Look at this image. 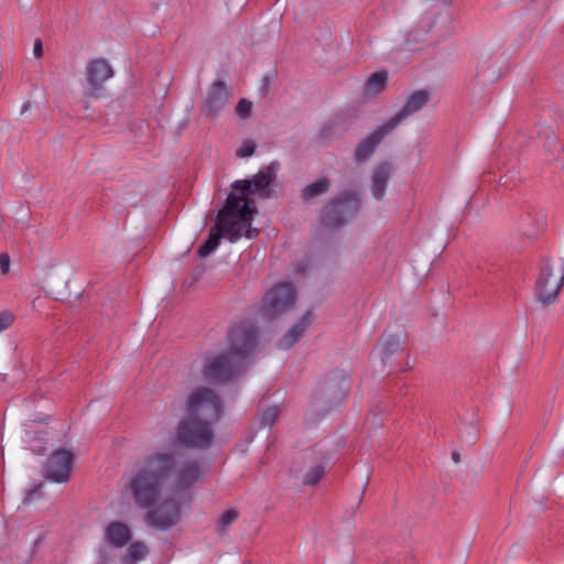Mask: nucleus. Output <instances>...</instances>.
<instances>
[{
  "label": "nucleus",
  "mask_w": 564,
  "mask_h": 564,
  "mask_svg": "<svg viewBox=\"0 0 564 564\" xmlns=\"http://www.w3.org/2000/svg\"><path fill=\"white\" fill-rule=\"evenodd\" d=\"M232 96V89L225 80H215L208 88L207 96L203 101L202 112L209 119H216Z\"/></svg>",
  "instance_id": "obj_12"
},
{
  "label": "nucleus",
  "mask_w": 564,
  "mask_h": 564,
  "mask_svg": "<svg viewBox=\"0 0 564 564\" xmlns=\"http://www.w3.org/2000/svg\"><path fill=\"white\" fill-rule=\"evenodd\" d=\"M425 33L419 30H412L408 33L405 42L410 43H421L424 41Z\"/></svg>",
  "instance_id": "obj_32"
},
{
  "label": "nucleus",
  "mask_w": 564,
  "mask_h": 564,
  "mask_svg": "<svg viewBox=\"0 0 564 564\" xmlns=\"http://www.w3.org/2000/svg\"><path fill=\"white\" fill-rule=\"evenodd\" d=\"M204 475L197 459H187L181 464L173 454L155 453L144 466L132 474L129 488L135 505L142 509L156 505L165 486L172 482V490L185 491L196 484Z\"/></svg>",
  "instance_id": "obj_1"
},
{
  "label": "nucleus",
  "mask_w": 564,
  "mask_h": 564,
  "mask_svg": "<svg viewBox=\"0 0 564 564\" xmlns=\"http://www.w3.org/2000/svg\"><path fill=\"white\" fill-rule=\"evenodd\" d=\"M354 202H355V205H356L357 203H359V198L357 197V194H356V193H355Z\"/></svg>",
  "instance_id": "obj_39"
},
{
  "label": "nucleus",
  "mask_w": 564,
  "mask_h": 564,
  "mask_svg": "<svg viewBox=\"0 0 564 564\" xmlns=\"http://www.w3.org/2000/svg\"><path fill=\"white\" fill-rule=\"evenodd\" d=\"M325 475V465L323 463L312 466L303 478V484L315 486Z\"/></svg>",
  "instance_id": "obj_25"
},
{
  "label": "nucleus",
  "mask_w": 564,
  "mask_h": 564,
  "mask_svg": "<svg viewBox=\"0 0 564 564\" xmlns=\"http://www.w3.org/2000/svg\"><path fill=\"white\" fill-rule=\"evenodd\" d=\"M70 275L72 270L69 268L56 265L47 268L44 283L56 300L64 301L70 296Z\"/></svg>",
  "instance_id": "obj_14"
},
{
  "label": "nucleus",
  "mask_w": 564,
  "mask_h": 564,
  "mask_svg": "<svg viewBox=\"0 0 564 564\" xmlns=\"http://www.w3.org/2000/svg\"><path fill=\"white\" fill-rule=\"evenodd\" d=\"M280 409L278 406H271L264 410L260 416V424L262 426H272L279 417Z\"/></svg>",
  "instance_id": "obj_26"
},
{
  "label": "nucleus",
  "mask_w": 564,
  "mask_h": 564,
  "mask_svg": "<svg viewBox=\"0 0 564 564\" xmlns=\"http://www.w3.org/2000/svg\"><path fill=\"white\" fill-rule=\"evenodd\" d=\"M257 334L258 328L251 322H242L232 326L227 335L229 341L228 351L246 361L256 349Z\"/></svg>",
  "instance_id": "obj_10"
},
{
  "label": "nucleus",
  "mask_w": 564,
  "mask_h": 564,
  "mask_svg": "<svg viewBox=\"0 0 564 564\" xmlns=\"http://www.w3.org/2000/svg\"><path fill=\"white\" fill-rule=\"evenodd\" d=\"M349 381L339 373L326 379L314 392L312 410L306 419L314 422L341 404L349 392Z\"/></svg>",
  "instance_id": "obj_4"
},
{
  "label": "nucleus",
  "mask_w": 564,
  "mask_h": 564,
  "mask_svg": "<svg viewBox=\"0 0 564 564\" xmlns=\"http://www.w3.org/2000/svg\"><path fill=\"white\" fill-rule=\"evenodd\" d=\"M279 169L278 162H272L269 165L262 167L251 180H238L231 184L232 192L230 194L236 195V200L240 204L241 202L248 203V209L251 213V220L258 213L256 200L252 197L253 194H261L267 191L271 183L276 177V171Z\"/></svg>",
  "instance_id": "obj_5"
},
{
  "label": "nucleus",
  "mask_w": 564,
  "mask_h": 564,
  "mask_svg": "<svg viewBox=\"0 0 564 564\" xmlns=\"http://www.w3.org/2000/svg\"><path fill=\"white\" fill-rule=\"evenodd\" d=\"M33 54L36 58H41L43 56V43L40 39H36L34 42Z\"/></svg>",
  "instance_id": "obj_35"
},
{
  "label": "nucleus",
  "mask_w": 564,
  "mask_h": 564,
  "mask_svg": "<svg viewBox=\"0 0 564 564\" xmlns=\"http://www.w3.org/2000/svg\"><path fill=\"white\" fill-rule=\"evenodd\" d=\"M13 315L8 312V311H4V312H1L0 313V333L8 329L12 323H13Z\"/></svg>",
  "instance_id": "obj_30"
},
{
  "label": "nucleus",
  "mask_w": 564,
  "mask_h": 564,
  "mask_svg": "<svg viewBox=\"0 0 564 564\" xmlns=\"http://www.w3.org/2000/svg\"><path fill=\"white\" fill-rule=\"evenodd\" d=\"M295 300L296 291L292 284H276L262 299L259 314L263 319L272 321L291 310Z\"/></svg>",
  "instance_id": "obj_7"
},
{
  "label": "nucleus",
  "mask_w": 564,
  "mask_h": 564,
  "mask_svg": "<svg viewBox=\"0 0 564 564\" xmlns=\"http://www.w3.org/2000/svg\"><path fill=\"white\" fill-rule=\"evenodd\" d=\"M246 229L245 231V237H247L248 239H252L254 237L258 236L259 234V229L257 228H252L251 227V221L248 223V225H246L243 228H242V231Z\"/></svg>",
  "instance_id": "obj_34"
},
{
  "label": "nucleus",
  "mask_w": 564,
  "mask_h": 564,
  "mask_svg": "<svg viewBox=\"0 0 564 564\" xmlns=\"http://www.w3.org/2000/svg\"><path fill=\"white\" fill-rule=\"evenodd\" d=\"M98 555H99V558H98V562L96 564H108L107 552H106L105 549H100L98 551Z\"/></svg>",
  "instance_id": "obj_36"
},
{
  "label": "nucleus",
  "mask_w": 564,
  "mask_h": 564,
  "mask_svg": "<svg viewBox=\"0 0 564 564\" xmlns=\"http://www.w3.org/2000/svg\"><path fill=\"white\" fill-rule=\"evenodd\" d=\"M430 99L431 94L427 90L422 89L414 91L406 98L403 107L392 118H390L388 122L393 129H395L408 117L416 113L425 107Z\"/></svg>",
  "instance_id": "obj_15"
},
{
  "label": "nucleus",
  "mask_w": 564,
  "mask_h": 564,
  "mask_svg": "<svg viewBox=\"0 0 564 564\" xmlns=\"http://www.w3.org/2000/svg\"><path fill=\"white\" fill-rule=\"evenodd\" d=\"M452 459L454 460V463H459L460 462V455L458 452H453L452 453Z\"/></svg>",
  "instance_id": "obj_38"
},
{
  "label": "nucleus",
  "mask_w": 564,
  "mask_h": 564,
  "mask_svg": "<svg viewBox=\"0 0 564 564\" xmlns=\"http://www.w3.org/2000/svg\"><path fill=\"white\" fill-rule=\"evenodd\" d=\"M387 83H388V72L380 70V72L372 73L368 77V79L366 80V83L364 85V88H362L364 97L371 98V97H375V96L381 94L386 89Z\"/></svg>",
  "instance_id": "obj_22"
},
{
  "label": "nucleus",
  "mask_w": 564,
  "mask_h": 564,
  "mask_svg": "<svg viewBox=\"0 0 564 564\" xmlns=\"http://www.w3.org/2000/svg\"><path fill=\"white\" fill-rule=\"evenodd\" d=\"M113 75L111 66L105 59H94L87 65L86 76L90 86L89 96L99 97L102 83Z\"/></svg>",
  "instance_id": "obj_16"
},
{
  "label": "nucleus",
  "mask_w": 564,
  "mask_h": 564,
  "mask_svg": "<svg viewBox=\"0 0 564 564\" xmlns=\"http://www.w3.org/2000/svg\"><path fill=\"white\" fill-rule=\"evenodd\" d=\"M405 346V334L399 332L395 334L386 333L381 336L379 341V357L381 362L386 365L388 360L400 350H403Z\"/></svg>",
  "instance_id": "obj_20"
},
{
  "label": "nucleus",
  "mask_w": 564,
  "mask_h": 564,
  "mask_svg": "<svg viewBox=\"0 0 564 564\" xmlns=\"http://www.w3.org/2000/svg\"><path fill=\"white\" fill-rule=\"evenodd\" d=\"M564 283V259L550 260L541 267L534 293L539 302L550 305L555 302Z\"/></svg>",
  "instance_id": "obj_6"
},
{
  "label": "nucleus",
  "mask_w": 564,
  "mask_h": 564,
  "mask_svg": "<svg viewBox=\"0 0 564 564\" xmlns=\"http://www.w3.org/2000/svg\"><path fill=\"white\" fill-rule=\"evenodd\" d=\"M394 129L387 121L384 124L378 127L370 135L364 139L355 150V160L358 162L367 161L375 152L381 141L393 131Z\"/></svg>",
  "instance_id": "obj_17"
},
{
  "label": "nucleus",
  "mask_w": 564,
  "mask_h": 564,
  "mask_svg": "<svg viewBox=\"0 0 564 564\" xmlns=\"http://www.w3.org/2000/svg\"><path fill=\"white\" fill-rule=\"evenodd\" d=\"M257 149V144L252 140H246L242 145L237 151V156L239 158H249L251 156Z\"/></svg>",
  "instance_id": "obj_28"
},
{
  "label": "nucleus",
  "mask_w": 564,
  "mask_h": 564,
  "mask_svg": "<svg viewBox=\"0 0 564 564\" xmlns=\"http://www.w3.org/2000/svg\"><path fill=\"white\" fill-rule=\"evenodd\" d=\"M236 113L241 119L250 118L252 113V102L246 98L240 99L236 106Z\"/></svg>",
  "instance_id": "obj_27"
},
{
  "label": "nucleus",
  "mask_w": 564,
  "mask_h": 564,
  "mask_svg": "<svg viewBox=\"0 0 564 564\" xmlns=\"http://www.w3.org/2000/svg\"><path fill=\"white\" fill-rule=\"evenodd\" d=\"M104 536L110 546L121 549L132 540V532L126 523L112 521L105 528Z\"/></svg>",
  "instance_id": "obj_19"
},
{
  "label": "nucleus",
  "mask_w": 564,
  "mask_h": 564,
  "mask_svg": "<svg viewBox=\"0 0 564 564\" xmlns=\"http://www.w3.org/2000/svg\"><path fill=\"white\" fill-rule=\"evenodd\" d=\"M187 415L177 425L175 443L185 448L208 449L215 438L213 425L221 416L220 398L209 388H197L188 397Z\"/></svg>",
  "instance_id": "obj_2"
},
{
  "label": "nucleus",
  "mask_w": 564,
  "mask_h": 564,
  "mask_svg": "<svg viewBox=\"0 0 564 564\" xmlns=\"http://www.w3.org/2000/svg\"><path fill=\"white\" fill-rule=\"evenodd\" d=\"M330 188L329 180L323 177L317 180L316 182L305 186L302 189L301 197L303 200H310L312 198L318 197L325 193H327Z\"/></svg>",
  "instance_id": "obj_23"
},
{
  "label": "nucleus",
  "mask_w": 564,
  "mask_h": 564,
  "mask_svg": "<svg viewBox=\"0 0 564 564\" xmlns=\"http://www.w3.org/2000/svg\"><path fill=\"white\" fill-rule=\"evenodd\" d=\"M180 516V503L174 499H165L156 509L147 512L145 521L152 528L166 531L178 522Z\"/></svg>",
  "instance_id": "obj_13"
},
{
  "label": "nucleus",
  "mask_w": 564,
  "mask_h": 564,
  "mask_svg": "<svg viewBox=\"0 0 564 564\" xmlns=\"http://www.w3.org/2000/svg\"><path fill=\"white\" fill-rule=\"evenodd\" d=\"M74 464V454L65 448L53 452L46 460L44 475L48 480L57 484L69 479Z\"/></svg>",
  "instance_id": "obj_11"
},
{
  "label": "nucleus",
  "mask_w": 564,
  "mask_h": 564,
  "mask_svg": "<svg viewBox=\"0 0 564 564\" xmlns=\"http://www.w3.org/2000/svg\"><path fill=\"white\" fill-rule=\"evenodd\" d=\"M392 173L393 164L388 161L373 166L370 177V193L375 199L381 200L384 197Z\"/></svg>",
  "instance_id": "obj_18"
},
{
  "label": "nucleus",
  "mask_w": 564,
  "mask_h": 564,
  "mask_svg": "<svg viewBox=\"0 0 564 564\" xmlns=\"http://www.w3.org/2000/svg\"><path fill=\"white\" fill-rule=\"evenodd\" d=\"M235 200L236 195L229 194L224 207L218 212L216 224L197 250L198 257L205 258L215 251L223 237L230 242H236L242 237V228L251 221V213L248 203L240 204Z\"/></svg>",
  "instance_id": "obj_3"
},
{
  "label": "nucleus",
  "mask_w": 564,
  "mask_h": 564,
  "mask_svg": "<svg viewBox=\"0 0 564 564\" xmlns=\"http://www.w3.org/2000/svg\"><path fill=\"white\" fill-rule=\"evenodd\" d=\"M28 108H29V104H25V105L23 106L22 111H26V110H28Z\"/></svg>",
  "instance_id": "obj_40"
},
{
  "label": "nucleus",
  "mask_w": 564,
  "mask_h": 564,
  "mask_svg": "<svg viewBox=\"0 0 564 564\" xmlns=\"http://www.w3.org/2000/svg\"><path fill=\"white\" fill-rule=\"evenodd\" d=\"M313 318V310H307L290 330L279 340L278 347L281 349H290L293 347L303 336L307 326L311 324Z\"/></svg>",
  "instance_id": "obj_21"
},
{
  "label": "nucleus",
  "mask_w": 564,
  "mask_h": 564,
  "mask_svg": "<svg viewBox=\"0 0 564 564\" xmlns=\"http://www.w3.org/2000/svg\"><path fill=\"white\" fill-rule=\"evenodd\" d=\"M352 212V191L345 189L332 198L321 210V225L330 230L343 228Z\"/></svg>",
  "instance_id": "obj_8"
},
{
  "label": "nucleus",
  "mask_w": 564,
  "mask_h": 564,
  "mask_svg": "<svg viewBox=\"0 0 564 564\" xmlns=\"http://www.w3.org/2000/svg\"><path fill=\"white\" fill-rule=\"evenodd\" d=\"M370 476L369 473L366 470L364 474V487H362V494L365 492L367 485L369 482Z\"/></svg>",
  "instance_id": "obj_37"
},
{
  "label": "nucleus",
  "mask_w": 564,
  "mask_h": 564,
  "mask_svg": "<svg viewBox=\"0 0 564 564\" xmlns=\"http://www.w3.org/2000/svg\"><path fill=\"white\" fill-rule=\"evenodd\" d=\"M238 516V511H236L235 509H230L221 514V517L219 518V524L221 527H227L231 524L234 521H236Z\"/></svg>",
  "instance_id": "obj_29"
},
{
  "label": "nucleus",
  "mask_w": 564,
  "mask_h": 564,
  "mask_svg": "<svg viewBox=\"0 0 564 564\" xmlns=\"http://www.w3.org/2000/svg\"><path fill=\"white\" fill-rule=\"evenodd\" d=\"M41 488H42V484L37 485V486H34L33 489L31 490H28L26 491V495L23 499V503L24 505H28L30 503L33 499H39L42 497V492H41Z\"/></svg>",
  "instance_id": "obj_31"
},
{
  "label": "nucleus",
  "mask_w": 564,
  "mask_h": 564,
  "mask_svg": "<svg viewBox=\"0 0 564 564\" xmlns=\"http://www.w3.org/2000/svg\"><path fill=\"white\" fill-rule=\"evenodd\" d=\"M245 371V361L228 350L209 358L204 367V377L209 382H228Z\"/></svg>",
  "instance_id": "obj_9"
},
{
  "label": "nucleus",
  "mask_w": 564,
  "mask_h": 564,
  "mask_svg": "<svg viewBox=\"0 0 564 564\" xmlns=\"http://www.w3.org/2000/svg\"><path fill=\"white\" fill-rule=\"evenodd\" d=\"M10 268V257L7 253L0 254V270L2 273H8Z\"/></svg>",
  "instance_id": "obj_33"
},
{
  "label": "nucleus",
  "mask_w": 564,
  "mask_h": 564,
  "mask_svg": "<svg viewBox=\"0 0 564 564\" xmlns=\"http://www.w3.org/2000/svg\"><path fill=\"white\" fill-rule=\"evenodd\" d=\"M149 550L143 542H134L127 549L126 554L122 557L123 564H135L137 562L144 558Z\"/></svg>",
  "instance_id": "obj_24"
}]
</instances>
